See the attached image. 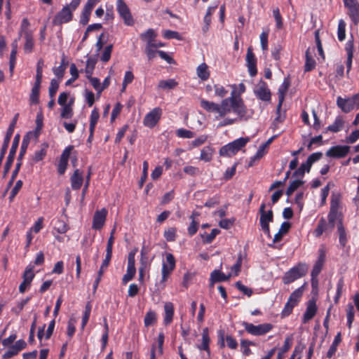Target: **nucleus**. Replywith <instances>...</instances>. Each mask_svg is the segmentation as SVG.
Returning <instances> with one entry per match:
<instances>
[{
    "instance_id": "f257e3e1",
    "label": "nucleus",
    "mask_w": 359,
    "mask_h": 359,
    "mask_svg": "<svg viewBox=\"0 0 359 359\" xmlns=\"http://www.w3.org/2000/svg\"><path fill=\"white\" fill-rule=\"evenodd\" d=\"M201 106L208 111L217 113V118L224 117L231 112L236 114L241 120H248L251 116L243 99L236 96L235 90L231 91L230 97L222 100L220 104L202 100Z\"/></svg>"
},
{
    "instance_id": "f03ea898",
    "label": "nucleus",
    "mask_w": 359,
    "mask_h": 359,
    "mask_svg": "<svg viewBox=\"0 0 359 359\" xmlns=\"http://www.w3.org/2000/svg\"><path fill=\"white\" fill-rule=\"evenodd\" d=\"M81 0H72L69 4L65 6L54 17L53 24L60 25L67 23L72 20L73 12L79 7Z\"/></svg>"
},
{
    "instance_id": "7ed1b4c3",
    "label": "nucleus",
    "mask_w": 359,
    "mask_h": 359,
    "mask_svg": "<svg viewBox=\"0 0 359 359\" xmlns=\"http://www.w3.org/2000/svg\"><path fill=\"white\" fill-rule=\"evenodd\" d=\"M309 266L305 263H298L289 271L285 273L283 276V282L284 284H290L294 280L304 277L308 272Z\"/></svg>"
},
{
    "instance_id": "20e7f679",
    "label": "nucleus",
    "mask_w": 359,
    "mask_h": 359,
    "mask_svg": "<svg viewBox=\"0 0 359 359\" xmlns=\"http://www.w3.org/2000/svg\"><path fill=\"white\" fill-rule=\"evenodd\" d=\"M249 141V137H240L222 147L219 150V154L221 156H226L234 155L240 149L244 147Z\"/></svg>"
},
{
    "instance_id": "39448f33",
    "label": "nucleus",
    "mask_w": 359,
    "mask_h": 359,
    "mask_svg": "<svg viewBox=\"0 0 359 359\" xmlns=\"http://www.w3.org/2000/svg\"><path fill=\"white\" fill-rule=\"evenodd\" d=\"M337 105L344 113H348L359 109V93L351 97L344 99L341 97L337 98Z\"/></svg>"
},
{
    "instance_id": "423d86ee",
    "label": "nucleus",
    "mask_w": 359,
    "mask_h": 359,
    "mask_svg": "<svg viewBox=\"0 0 359 359\" xmlns=\"http://www.w3.org/2000/svg\"><path fill=\"white\" fill-rule=\"evenodd\" d=\"M265 208V203H262L259 208V223L264 233L268 236H270L269 223L273 222V211L271 209L266 211Z\"/></svg>"
},
{
    "instance_id": "0eeeda50",
    "label": "nucleus",
    "mask_w": 359,
    "mask_h": 359,
    "mask_svg": "<svg viewBox=\"0 0 359 359\" xmlns=\"http://www.w3.org/2000/svg\"><path fill=\"white\" fill-rule=\"evenodd\" d=\"M245 330L249 333L255 336L264 335L271 331L273 325L271 323H263L255 325L249 323H243Z\"/></svg>"
},
{
    "instance_id": "6e6552de",
    "label": "nucleus",
    "mask_w": 359,
    "mask_h": 359,
    "mask_svg": "<svg viewBox=\"0 0 359 359\" xmlns=\"http://www.w3.org/2000/svg\"><path fill=\"white\" fill-rule=\"evenodd\" d=\"M348 15L355 25L359 22V2L358 0H343Z\"/></svg>"
},
{
    "instance_id": "1a4fd4ad",
    "label": "nucleus",
    "mask_w": 359,
    "mask_h": 359,
    "mask_svg": "<svg viewBox=\"0 0 359 359\" xmlns=\"http://www.w3.org/2000/svg\"><path fill=\"white\" fill-rule=\"evenodd\" d=\"M162 115V110L159 107L153 109L151 111L146 114L144 118L143 123L146 127L152 128L159 121Z\"/></svg>"
},
{
    "instance_id": "9d476101",
    "label": "nucleus",
    "mask_w": 359,
    "mask_h": 359,
    "mask_svg": "<svg viewBox=\"0 0 359 359\" xmlns=\"http://www.w3.org/2000/svg\"><path fill=\"white\" fill-rule=\"evenodd\" d=\"M117 11L126 25L129 26L133 25L134 20L130 10L123 0H117Z\"/></svg>"
},
{
    "instance_id": "9b49d317",
    "label": "nucleus",
    "mask_w": 359,
    "mask_h": 359,
    "mask_svg": "<svg viewBox=\"0 0 359 359\" xmlns=\"http://www.w3.org/2000/svg\"><path fill=\"white\" fill-rule=\"evenodd\" d=\"M108 211L106 208L95 211L93 218L92 228L95 230H100L104 225Z\"/></svg>"
},
{
    "instance_id": "f8f14e48",
    "label": "nucleus",
    "mask_w": 359,
    "mask_h": 359,
    "mask_svg": "<svg viewBox=\"0 0 359 359\" xmlns=\"http://www.w3.org/2000/svg\"><path fill=\"white\" fill-rule=\"evenodd\" d=\"M350 147L346 145H337L330 147L326 152V156L330 158H344L349 152Z\"/></svg>"
},
{
    "instance_id": "ddd939ff",
    "label": "nucleus",
    "mask_w": 359,
    "mask_h": 359,
    "mask_svg": "<svg viewBox=\"0 0 359 359\" xmlns=\"http://www.w3.org/2000/svg\"><path fill=\"white\" fill-rule=\"evenodd\" d=\"M254 93L259 99L269 101L271 93L266 82L261 81L255 88Z\"/></svg>"
},
{
    "instance_id": "4468645a",
    "label": "nucleus",
    "mask_w": 359,
    "mask_h": 359,
    "mask_svg": "<svg viewBox=\"0 0 359 359\" xmlns=\"http://www.w3.org/2000/svg\"><path fill=\"white\" fill-rule=\"evenodd\" d=\"M34 277V273H33V266H27L22 276L23 281L19 286V291L20 293H24L30 286Z\"/></svg>"
},
{
    "instance_id": "2eb2a0df",
    "label": "nucleus",
    "mask_w": 359,
    "mask_h": 359,
    "mask_svg": "<svg viewBox=\"0 0 359 359\" xmlns=\"http://www.w3.org/2000/svg\"><path fill=\"white\" fill-rule=\"evenodd\" d=\"M246 64L248 69V72L251 76H255L257 73V59L255 54L250 48L248 49L246 55Z\"/></svg>"
},
{
    "instance_id": "dca6fc26",
    "label": "nucleus",
    "mask_w": 359,
    "mask_h": 359,
    "mask_svg": "<svg viewBox=\"0 0 359 359\" xmlns=\"http://www.w3.org/2000/svg\"><path fill=\"white\" fill-rule=\"evenodd\" d=\"M325 261V252L323 249L319 250V255L311 271V276H318L320 273Z\"/></svg>"
},
{
    "instance_id": "f3484780",
    "label": "nucleus",
    "mask_w": 359,
    "mask_h": 359,
    "mask_svg": "<svg viewBox=\"0 0 359 359\" xmlns=\"http://www.w3.org/2000/svg\"><path fill=\"white\" fill-rule=\"evenodd\" d=\"M19 139H20V136H19V135H15V137H14V140L13 141V144H12L11 148L10 149L9 154H8V156L7 158V161H6V163L5 165V169L6 171L10 168V167L11 166V165L13 163V161L15 153H16V150L18 147Z\"/></svg>"
},
{
    "instance_id": "a211bd4d",
    "label": "nucleus",
    "mask_w": 359,
    "mask_h": 359,
    "mask_svg": "<svg viewBox=\"0 0 359 359\" xmlns=\"http://www.w3.org/2000/svg\"><path fill=\"white\" fill-rule=\"evenodd\" d=\"M231 276H233L232 273L226 275L219 270H214L210 273V286H213L216 282H223L228 280Z\"/></svg>"
},
{
    "instance_id": "6ab92c4d",
    "label": "nucleus",
    "mask_w": 359,
    "mask_h": 359,
    "mask_svg": "<svg viewBox=\"0 0 359 359\" xmlns=\"http://www.w3.org/2000/svg\"><path fill=\"white\" fill-rule=\"evenodd\" d=\"M317 311V306L314 300L309 301L306 306V311L303 316V323H306L311 320L316 315Z\"/></svg>"
},
{
    "instance_id": "aec40b11",
    "label": "nucleus",
    "mask_w": 359,
    "mask_h": 359,
    "mask_svg": "<svg viewBox=\"0 0 359 359\" xmlns=\"http://www.w3.org/2000/svg\"><path fill=\"white\" fill-rule=\"evenodd\" d=\"M97 0H88L86 4L84 6L82 16L81 18V22L83 25L87 24L89 20V16L90 15V13L97 4Z\"/></svg>"
},
{
    "instance_id": "412c9836",
    "label": "nucleus",
    "mask_w": 359,
    "mask_h": 359,
    "mask_svg": "<svg viewBox=\"0 0 359 359\" xmlns=\"http://www.w3.org/2000/svg\"><path fill=\"white\" fill-rule=\"evenodd\" d=\"M83 182V173L79 169H76L71 177V185L73 189H79Z\"/></svg>"
},
{
    "instance_id": "4be33fe9",
    "label": "nucleus",
    "mask_w": 359,
    "mask_h": 359,
    "mask_svg": "<svg viewBox=\"0 0 359 359\" xmlns=\"http://www.w3.org/2000/svg\"><path fill=\"white\" fill-rule=\"evenodd\" d=\"M164 318L163 323L165 325L170 324L174 316V306L172 302H168L164 304Z\"/></svg>"
},
{
    "instance_id": "5701e85b",
    "label": "nucleus",
    "mask_w": 359,
    "mask_h": 359,
    "mask_svg": "<svg viewBox=\"0 0 359 359\" xmlns=\"http://www.w3.org/2000/svg\"><path fill=\"white\" fill-rule=\"evenodd\" d=\"M74 102V98H70L67 105L61 106L62 108H61V112H60V117L62 118L69 119V118H72V116L74 115L73 108H72Z\"/></svg>"
},
{
    "instance_id": "b1692460",
    "label": "nucleus",
    "mask_w": 359,
    "mask_h": 359,
    "mask_svg": "<svg viewBox=\"0 0 359 359\" xmlns=\"http://www.w3.org/2000/svg\"><path fill=\"white\" fill-rule=\"evenodd\" d=\"M12 50L10 55V62H9V71L11 76L13 75L15 63H16V55H17V49H18V43L17 41H15L11 44Z\"/></svg>"
},
{
    "instance_id": "393cba45",
    "label": "nucleus",
    "mask_w": 359,
    "mask_h": 359,
    "mask_svg": "<svg viewBox=\"0 0 359 359\" xmlns=\"http://www.w3.org/2000/svg\"><path fill=\"white\" fill-rule=\"evenodd\" d=\"M210 339L209 337V332L207 327L204 328L202 332V343L198 346V348L200 350H204L210 354Z\"/></svg>"
},
{
    "instance_id": "a878e982",
    "label": "nucleus",
    "mask_w": 359,
    "mask_h": 359,
    "mask_svg": "<svg viewBox=\"0 0 359 359\" xmlns=\"http://www.w3.org/2000/svg\"><path fill=\"white\" fill-rule=\"evenodd\" d=\"M289 85V82L285 80L278 89V104L277 106L278 111H279L281 108L285 98V94L288 89Z\"/></svg>"
},
{
    "instance_id": "bb28decb",
    "label": "nucleus",
    "mask_w": 359,
    "mask_h": 359,
    "mask_svg": "<svg viewBox=\"0 0 359 359\" xmlns=\"http://www.w3.org/2000/svg\"><path fill=\"white\" fill-rule=\"evenodd\" d=\"M344 124V121L342 116H338L336 117L334 123L327 128V130L331 131L332 133H337L342 130Z\"/></svg>"
},
{
    "instance_id": "cd10ccee",
    "label": "nucleus",
    "mask_w": 359,
    "mask_h": 359,
    "mask_svg": "<svg viewBox=\"0 0 359 359\" xmlns=\"http://www.w3.org/2000/svg\"><path fill=\"white\" fill-rule=\"evenodd\" d=\"M100 117L99 110L97 108H94L90 114V137L93 135V133L95 130V126L98 121Z\"/></svg>"
},
{
    "instance_id": "c85d7f7f",
    "label": "nucleus",
    "mask_w": 359,
    "mask_h": 359,
    "mask_svg": "<svg viewBox=\"0 0 359 359\" xmlns=\"http://www.w3.org/2000/svg\"><path fill=\"white\" fill-rule=\"evenodd\" d=\"M197 76L202 80L206 81L210 76L208 67L205 63L201 64L196 69Z\"/></svg>"
},
{
    "instance_id": "c756f323",
    "label": "nucleus",
    "mask_w": 359,
    "mask_h": 359,
    "mask_svg": "<svg viewBox=\"0 0 359 359\" xmlns=\"http://www.w3.org/2000/svg\"><path fill=\"white\" fill-rule=\"evenodd\" d=\"M214 152L215 151L211 147H205L201 151L200 159L205 162H209L212 160Z\"/></svg>"
},
{
    "instance_id": "7c9ffc66",
    "label": "nucleus",
    "mask_w": 359,
    "mask_h": 359,
    "mask_svg": "<svg viewBox=\"0 0 359 359\" xmlns=\"http://www.w3.org/2000/svg\"><path fill=\"white\" fill-rule=\"evenodd\" d=\"M290 227V224L289 222H283L281 224L278 232L274 235L273 240V243L279 242L282 239L283 235L285 234L288 231Z\"/></svg>"
},
{
    "instance_id": "2f4dec72",
    "label": "nucleus",
    "mask_w": 359,
    "mask_h": 359,
    "mask_svg": "<svg viewBox=\"0 0 359 359\" xmlns=\"http://www.w3.org/2000/svg\"><path fill=\"white\" fill-rule=\"evenodd\" d=\"M156 36V34L153 29H149L140 34L141 39L145 41L147 44H153Z\"/></svg>"
},
{
    "instance_id": "473e14b6",
    "label": "nucleus",
    "mask_w": 359,
    "mask_h": 359,
    "mask_svg": "<svg viewBox=\"0 0 359 359\" xmlns=\"http://www.w3.org/2000/svg\"><path fill=\"white\" fill-rule=\"evenodd\" d=\"M173 269H170L169 266H167L165 264H162V269H161V280H160V285L161 288H164L165 286V282L167 281L169 276L173 271Z\"/></svg>"
},
{
    "instance_id": "72a5a7b5",
    "label": "nucleus",
    "mask_w": 359,
    "mask_h": 359,
    "mask_svg": "<svg viewBox=\"0 0 359 359\" xmlns=\"http://www.w3.org/2000/svg\"><path fill=\"white\" fill-rule=\"evenodd\" d=\"M305 284L295 290L290 296L288 301L296 305L303 294Z\"/></svg>"
},
{
    "instance_id": "f704fd0d",
    "label": "nucleus",
    "mask_w": 359,
    "mask_h": 359,
    "mask_svg": "<svg viewBox=\"0 0 359 359\" xmlns=\"http://www.w3.org/2000/svg\"><path fill=\"white\" fill-rule=\"evenodd\" d=\"M273 139L274 137H271L265 143L259 147L256 154L255 155V158H261L266 153V149L269 144L273 142Z\"/></svg>"
},
{
    "instance_id": "c9c22d12",
    "label": "nucleus",
    "mask_w": 359,
    "mask_h": 359,
    "mask_svg": "<svg viewBox=\"0 0 359 359\" xmlns=\"http://www.w3.org/2000/svg\"><path fill=\"white\" fill-rule=\"evenodd\" d=\"M303 184H304V182L300 180H295L292 181L290 183V184L286 190V192H285L286 195L287 196H290L292 194V193L295 190H297L299 187H300L302 185H303Z\"/></svg>"
},
{
    "instance_id": "e433bc0d",
    "label": "nucleus",
    "mask_w": 359,
    "mask_h": 359,
    "mask_svg": "<svg viewBox=\"0 0 359 359\" xmlns=\"http://www.w3.org/2000/svg\"><path fill=\"white\" fill-rule=\"evenodd\" d=\"M25 43L24 50L26 53H31L34 47V39L32 33H26L25 35Z\"/></svg>"
},
{
    "instance_id": "4c0bfd02",
    "label": "nucleus",
    "mask_w": 359,
    "mask_h": 359,
    "mask_svg": "<svg viewBox=\"0 0 359 359\" xmlns=\"http://www.w3.org/2000/svg\"><path fill=\"white\" fill-rule=\"evenodd\" d=\"M177 85L175 79H170L159 81L158 87L161 89H172Z\"/></svg>"
},
{
    "instance_id": "58836bf2",
    "label": "nucleus",
    "mask_w": 359,
    "mask_h": 359,
    "mask_svg": "<svg viewBox=\"0 0 359 359\" xmlns=\"http://www.w3.org/2000/svg\"><path fill=\"white\" fill-rule=\"evenodd\" d=\"M135 266L128 265L126 273L123 276L122 279L123 283L126 285L128 282L131 280L135 276Z\"/></svg>"
},
{
    "instance_id": "ea45409f",
    "label": "nucleus",
    "mask_w": 359,
    "mask_h": 359,
    "mask_svg": "<svg viewBox=\"0 0 359 359\" xmlns=\"http://www.w3.org/2000/svg\"><path fill=\"white\" fill-rule=\"evenodd\" d=\"M96 64V60L92 57H89L86 61V65L85 69V73L87 78L92 76L93 70Z\"/></svg>"
},
{
    "instance_id": "a19ab883",
    "label": "nucleus",
    "mask_w": 359,
    "mask_h": 359,
    "mask_svg": "<svg viewBox=\"0 0 359 359\" xmlns=\"http://www.w3.org/2000/svg\"><path fill=\"white\" fill-rule=\"evenodd\" d=\"M40 87L34 86L32 88L29 95V101L31 104H36L39 102Z\"/></svg>"
},
{
    "instance_id": "79ce46f5",
    "label": "nucleus",
    "mask_w": 359,
    "mask_h": 359,
    "mask_svg": "<svg viewBox=\"0 0 359 359\" xmlns=\"http://www.w3.org/2000/svg\"><path fill=\"white\" fill-rule=\"evenodd\" d=\"M141 256H142V258H141L142 266L139 269V280L142 283L144 281V269H145L146 262H147V257L145 256V252H144V248L141 250Z\"/></svg>"
},
{
    "instance_id": "37998d69",
    "label": "nucleus",
    "mask_w": 359,
    "mask_h": 359,
    "mask_svg": "<svg viewBox=\"0 0 359 359\" xmlns=\"http://www.w3.org/2000/svg\"><path fill=\"white\" fill-rule=\"evenodd\" d=\"M337 37L340 41H342L346 38V22L344 20H340L337 28Z\"/></svg>"
},
{
    "instance_id": "c03bdc74",
    "label": "nucleus",
    "mask_w": 359,
    "mask_h": 359,
    "mask_svg": "<svg viewBox=\"0 0 359 359\" xmlns=\"http://www.w3.org/2000/svg\"><path fill=\"white\" fill-rule=\"evenodd\" d=\"M156 321V314L154 311H149L144 317V323L146 327H149Z\"/></svg>"
},
{
    "instance_id": "a18cd8bd",
    "label": "nucleus",
    "mask_w": 359,
    "mask_h": 359,
    "mask_svg": "<svg viewBox=\"0 0 359 359\" xmlns=\"http://www.w3.org/2000/svg\"><path fill=\"white\" fill-rule=\"evenodd\" d=\"M48 148V144H43L41 147V148L35 151L34 153V161L35 162H38L39 161H41L42 159H43V158L46 156V149Z\"/></svg>"
},
{
    "instance_id": "49530a36",
    "label": "nucleus",
    "mask_w": 359,
    "mask_h": 359,
    "mask_svg": "<svg viewBox=\"0 0 359 359\" xmlns=\"http://www.w3.org/2000/svg\"><path fill=\"white\" fill-rule=\"evenodd\" d=\"M316 66L315 60L309 55V50L306 51V63H305V71L309 72L314 69Z\"/></svg>"
},
{
    "instance_id": "de8ad7c7",
    "label": "nucleus",
    "mask_w": 359,
    "mask_h": 359,
    "mask_svg": "<svg viewBox=\"0 0 359 359\" xmlns=\"http://www.w3.org/2000/svg\"><path fill=\"white\" fill-rule=\"evenodd\" d=\"M176 135L180 138L190 139L194 137V133L184 128H180L176 130Z\"/></svg>"
},
{
    "instance_id": "09e8293b",
    "label": "nucleus",
    "mask_w": 359,
    "mask_h": 359,
    "mask_svg": "<svg viewBox=\"0 0 359 359\" xmlns=\"http://www.w3.org/2000/svg\"><path fill=\"white\" fill-rule=\"evenodd\" d=\"M310 170H311V167H308L306 163L304 162V163H302L300 167L294 172L293 176L303 177L304 175V173L306 172H309Z\"/></svg>"
},
{
    "instance_id": "8fccbe9b",
    "label": "nucleus",
    "mask_w": 359,
    "mask_h": 359,
    "mask_svg": "<svg viewBox=\"0 0 359 359\" xmlns=\"http://www.w3.org/2000/svg\"><path fill=\"white\" fill-rule=\"evenodd\" d=\"M341 341V335L340 333H338L337 335L335 337L334 341L332 342V346H330L329 351H327V357L331 358L332 355L334 354L337 350V346L338 344Z\"/></svg>"
},
{
    "instance_id": "3c124183",
    "label": "nucleus",
    "mask_w": 359,
    "mask_h": 359,
    "mask_svg": "<svg viewBox=\"0 0 359 359\" xmlns=\"http://www.w3.org/2000/svg\"><path fill=\"white\" fill-rule=\"evenodd\" d=\"M157 51L158 50H156L155 46L154 44L146 45L145 53L147 54V56L149 60H151L155 57Z\"/></svg>"
},
{
    "instance_id": "603ef678",
    "label": "nucleus",
    "mask_w": 359,
    "mask_h": 359,
    "mask_svg": "<svg viewBox=\"0 0 359 359\" xmlns=\"http://www.w3.org/2000/svg\"><path fill=\"white\" fill-rule=\"evenodd\" d=\"M93 86V88L98 93L99 95L103 90V88L101 86V83L100 79L96 77L90 76V78H87Z\"/></svg>"
},
{
    "instance_id": "864d4df0",
    "label": "nucleus",
    "mask_w": 359,
    "mask_h": 359,
    "mask_svg": "<svg viewBox=\"0 0 359 359\" xmlns=\"http://www.w3.org/2000/svg\"><path fill=\"white\" fill-rule=\"evenodd\" d=\"M242 265V257L241 255H240L238 257V259L235 264H233L231 267V272L229 273H232L233 276H236L238 275L241 268Z\"/></svg>"
},
{
    "instance_id": "5fc2aeb1",
    "label": "nucleus",
    "mask_w": 359,
    "mask_h": 359,
    "mask_svg": "<svg viewBox=\"0 0 359 359\" xmlns=\"http://www.w3.org/2000/svg\"><path fill=\"white\" fill-rule=\"evenodd\" d=\"M113 46L111 44L108 45L106 46L104 49V51L101 55L100 60L104 62H108L111 58V54L112 52Z\"/></svg>"
},
{
    "instance_id": "6e6d98bb",
    "label": "nucleus",
    "mask_w": 359,
    "mask_h": 359,
    "mask_svg": "<svg viewBox=\"0 0 359 359\" xmlns=\"http://www.w3.org/2000/svg\"><path fill=\"white\" fill-rule=\"evenodd\" d=\"M322 156H323V154L321 152H316V153H313L312 154H311L308 157V158H307V160L306 161L308 167H311V168L312 165L315 162H316L318 160H320V158L322 157Z\"/></svg>"
},
{
    "instance_id": "4d7b16f0",
    "label": "nucleus",
    "mask_w": 359,
    "mask_h": 359,
    "mask_svg": "<svg viewBox=\"0 0 359 359\" xmlns=\"http://www.w3.org/2000/svg\"><path fill=\"white\" fill-rule=\"evenodd\" d=\"M214 90L215 95L221 98L224 97L228 93V90L224 86L219 84L214 86Z\"/></svg>"
},
{
    "instance_id": "13d9d810",
    "label": "nucleus",
    "mask_w": 359,
    "mask_h": 359,
    "mask_svg": "<svg viewBox=\"0 0 359 359\" xmlns=\"http://www.w3.org/2000/svg\"><path fill=\"white\" fill-rule=\"evenodd\" d=\"M29 135H27L26 136H25L23 137V140H22V144H21V147H20V154H19V156H18V161H20V160L22 158V156H24V154H25L26 152V150H27V148L28 147V144H29Z\"/></svg>"
},
{
    "instance_id": "bf43d9fd",
    "label": "nucleus",
    "mask_w": 359,
    "mask_h": 359,
    "mask_svg": "<svg viewBox=\"0 0 359 359\" xmlns=\"http://www.w3.org/2000/svg\"><path fill=\"white\" fill-rule=\"evenodd\" d=\"M43 218L39 217L37 221L34 224V225L29 229L32 233L34 232L35 233H39L43 227Z\"/></svg>"
},
{
    "instance_id": "052dcab7",
    "label": "nucleus",
    "mask_w": 359,
    "mask_h": 359,
    "mask_svg": "<svg viewBox=\"0 0 359 359\" xmlns=\"http://www.w3.org/2000/svg\"><path fill=\"white\" fill-rule=\"evenodd\" d=\"M58 88H59V83L57 80L55 79H52L51 81H50V87H49V96L50 97V98H53L55 97L57 90H58Z\"/></svg>"
},
{
    "instance_id": "680f3d73",
    "label": "nucleus",
    "mask_w": 359,
    "mask_h": 359,
    "mask_svg": "<svg viewBox=\"0 0 359 359\" xmlns=\"http://www.w3.org/2000/svg\"><path fill=\"white\" fill-rule=\"evenodd\" d=\"M163 264H165L170 269H175V259L174 256L171 253H167L165 255V261L163 262Z\"/></svg>"
},
{
    "instance_id": "e2e57ef3",
    "label": "nucleus",
    "mask_w": 359,
    "mask_h": 359,
    "mask_svg": "<svg viewBox=\"0 0 359 359\" xmlns=\"http://www.w3.org/2000/svg\"><path fill=\"white\" fill-rule=\"evenodd\" d=\"M91 312V306L89 304H88L86 306L85 311L82 318V323H81V327L83 329L85 326L86 325Z\"/></svg>"
},
{
    "instance_id": "0e129e2a",
    "label": "nucleus",
    "mask_w": 359,
    "mask_h": 359,
    "mask_svg": "<svg viewBox=\"0 0 359 359\" xmlns=\"http://www.w3.org/2000/svg\"><path fill=\"white\" fill-rule=\"evenodd\" d=\"M220 231L217 229H213L211 232L203 237V242L205 243H210L219 233Z\"/></svg>"
},
{
    "instance_id": "69168bd1",
    "label": "nucleus",
    "mask_w": 359,
    "mask_h": 359,
    "mask_svg": "<svg viewBox=\"0 0 359 359\" xmlns=\"http://www.w3.org/2000/svg\"><path fill=\"white\" fill-rule=\"evenodd\" d=\"M326 226V222L324 219H320L318 224V226L314 231V234L316 237L320 236L324 232Z\"/></svg>"
},
{
    "instance_id": "338daca9",
    "label": "nucleus",
    "mask_w": 359,
    "mask_h": 359,
    "mask_svg": "<svg viewBox=\"0 0 359 359\" xmlns=\"http://www.w3.org/2000/svg\"><path fill=\"white\" fill-rule=\"evenodd\" d=\"M84 97L88 107H92L95 102V95L92 91L85 90Z\"/></svg>"
},
{
    "instance_id": "774afa93",
    "label": "nucleus",
    "mask_w": 359,
    "mask_h": 359,
    "mask_svg": "<svg viewBox=\"0 0 359 359\" xmlns=\"http://www.w3.org/2000/svg\"><path fill=\"white\" fill-rule=\"evenodd\" d=\"M176 229L169 228L164 232V237L168 241H173L175 239Z\"/></svg>"
}]
</instances>
